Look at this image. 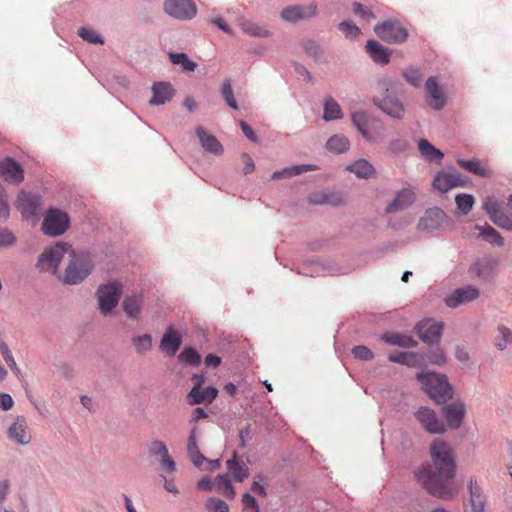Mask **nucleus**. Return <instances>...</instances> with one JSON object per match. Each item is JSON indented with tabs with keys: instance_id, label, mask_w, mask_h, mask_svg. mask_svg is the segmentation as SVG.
<instances>
[{
	"instance_id": "4c0bfd02",
	"label": "nucleus",
	"mask_w": 512,
	"mask_h": 512,
	"mask_svg": "<svg viewBox=\"0 0 512 512\" xmlns=\"http://www.w3.org/2000/svg\"><path fill=\"white\" fill-rule=\"evenodd\" d=\"M326 147L330 152L340 154L348 151L350 141L344 135L335 134L327 140Z\"/></svg>"
},
{
	"instance_id": "f3484780",
	"label": "nucleus",
	"mask_w": 512,
	"mask_h": 512,
	"mask_svg": "<svg viewBox=\"0 0 512 512\" xmlns=\"http://www.w3.org/2000/svg\"><path fill=\"white\" fill-rule=\"evenodd\" d=\"M148 452L152 456L160 458V466L167 473H174L176 471V463L169 455L166 444L161 440H153L148 444Z\"/></svg>"
},
{
	"instance_id": "b1692460",
	"label": "nucleus",
	"mask_w": 512,
	"mask_h": 512,
	"mask_svg": "<svg viewBox=\"0 0 512 512\" xmlns=\"http://www.w3.org/2000/svg\"><path fill=\"white\" fill-rule=\"evenodd\" d=\"M182 344V338L176 330L168 328L160 341V349L167 356H175Z\"/></svg>"
},
{
	"instance_id": "49530a36",
	"label": "nucleus",
	"mask_w": 512,
	"mask_h": 512,
	"mask_svg": "<svg viewBox=\"0 0 512 512\" xmlns=\"http://www.w3.org/2000/svg\"><path fill=\"white\" fill-rule=\"evenodd\" d=\"M220 92L222 98L230 108L234 110L239 109L238 103L234 97L231 79L226 78L223 80Z\"/></svg>"
},
{
	"instance_id": "c756f323",
	"label": "nucleus",
	"mask_w": 512,
	"mask_h": 512,
	"mask_svg": "<svg viewBox=\"0 0 512 512\" xmlns=\"http://www.w3.org/2000/svg\"><path fill=\"white\" fill-rule=\"evenodd\" d=\"M462 185L461 176L454 173L438 174L433 180V187L440 192H447Z\"/></svg>"
},
{
	"instance_id": "69168bd1",
	"label": "nucleus",
	"mask_w": 512,
	"mask_h": 512,
	"mask_svg": "<svg viewBox=\"0 0 512 512\" xmlns=\"http://www.w3.org/2000/svg\"><path fill=\"white\" fill-rule=\"evenodd\" d=\"M242 503L245 509H254L255 512H259V506L256 498L249 493H245L242 497Z\"/></svg>"
},
{
	"instance_id": "5fc2aeb1",
	"label": "nucleus",
	"mask_w": 512,
	"mask_h": 512,
	"mask_svg": "<svg viewBox=\"0 0 512 512\" xmlns=\"http://www.w3.org/2000/svg\"><path fill=\"white\" fill-rule=\"evenodd\" d=\"M426 357L431 364L437 365V366H443L447 361V357H446L444 351L440 347H435V348L431 349L427 353Z\"/></svg>"
},
{
	"instance_id": "0eeeda50",
	"label": "nucleus",
	"mask_w": 512,
	"mask_h": 512,
	"mask_svg": "<svg viewBox=\"0 0 512 512\" xmlns=\"http://www.w3.org/2000/svg\"><path fill=\"white\" fill-rule=\"evenodd\" d=\"M70 225L67 213L57 208H50L44 216L42 231L45 235L57 237L64 234Z\"/></svg>"
},
{
	"instance_id": "423d86ee",
	"label": "nucleus",
	"mask_w": 512,
	"mask_h": 512,
	"mask_svg": "<svg viewBox=\"0 0 512 512\" xmlns=\"http://www.w3.org/2000/svg\"><path fill=\"white\" fill-rule=\"evenodd\" d=\"M452 228V219L439 207L426 209L416 225V229L423 233H434L437 231L451 230Z\"/></svg>"
},
{
	"instance_id": "37998d69",
	"label": "nucleus",
	"mask_w": 512,
	"mask_h": 512,
	"mask_svg": "<svg viewBox=\"0 0 512 512\" xmlns=\"http://www.w3.org/2000/svg\"><path fill=\"white\" fill-rule=\"evenodd\" d=\"M169 60L172 64L180 66L184 72H193L197 67V64L183 52L169 53Z\"/></svg>"
},
{
	"instance_id": "052dcab7",
	"label": "nucleus",
	"mask_w": 512,
	"mask_h": 512,
	"mask_svg": "<svg viewBox=\"0 0 512 512\" xmlns=\"http://www.w3.org/2000/svg\"><path fill=\"white\" fill-rule=\"evenodd\" d=\"M10 215V207L3 186L0 184V221H6Z\"/></svg>"
},
{
	"instance_id": "2f4dec72",
	"label": "nucleus",
	"mask_w": 512,
	"mask_h": 512,
	"mask_svg": "<svg viewBox=\"0 0 512 512\" xmlns=\"http://www.w3.org/2000/svg\"><path fill=\"white\" fill-rule=\"evenodd\" d=\"M381 339L392 346H398L402 348H414L418 344L417 341L411 336L396 332L384 333L381 336Z\"/></svg>"
},
{
	"instance_id": "6e6552de",
	"label": "nucleus",
	"mask_w": 512,
	"mask_h": 512,
	"mask_svg": "<svg viewBox=\"0 0 512 512\" xmlns=\"http://www.w3.org/2000/svg\"><path fill=\"white\" fill-rule=\"evenodd\" d=\"M374 32L383 41L394 44L403 43L408 37L406 28L397 20H386L376 24Z\"/></svg>"
},
{
	"instance_id": "58836bf2",
	"label": "nucleus",
	"mask_w": 512,
	"mask_h": 512,
	"mask_svg": "<svg viewBox=\"0 0 512 512\" xmlns=\"http://www.w3.org/2000/svg\"><path fill=\"white\" fill-rule=\"evenodd\" d=\"M347 170L358 178H368L375 173L374 167L366 159H359L351 163Z\"/></svg>"
},
{
	"instance_id": "09e8293b",
	"label": "nucleus",
	"mask_w": 512,
	"mask_h": 512,
	"mask_svg": "<svg viewBox=\"0 0 512 512\" xmlns=\"http://www.w3.org/2000/svg\"><path fill=\"white\" fill-rule=\"evenodd\" d=\"M305 53L315 60L320 59L324 54L323 47L313 39H306L302 42Z\"/></svg>"
},
{
	"instance_id": "a18cd8bd",
	"label": "nucleus",
	"mask_w": 512,
	"mask_h": 512,
	"mask_svg": "<svg viewBox=\"0 0 512 512\" xmlns=\"http://www.w3.org/2000/svg\"><path fill=\"white\" fill-rule=\"evenodd\" d=\"M458 164L465 169L466 171L473 173L480 177H487L489 175V171L481 166V163L479 160L471 159V160H464L459 159Z\"/></svg>"
},
{
	"instance_id": "a878e982",
	"label": "nucleus",
	"mask_w": 512,
	"mask_h": 512,
	"mask_svg": "<svg viewBox=\"0 0 512 512\" xmlns=\"http://www.w3.org/2000/svg\"><path fill=\"white\" fill-rule=\"evenodd\" d=\"M237 23L241 30L248 36L257 38H268L272 36V32L266 25H260L244 17H239Z\"/></svg>"
},
{
	"instance_id": "f704fd0d",
	"label": "nucleus",
	"mask_w": 512,
	"mask_h": 512,
	"mask_svg": "<svg viewBox=\"0 0 512 512\" xmlns=\"http://www.w3.org/2000/svg\"><path fill=\"white\" fill-rule=\"evenodd\" d=\"M226 466L235 481L242 482L249 475L248 467L238 461L236 452L227 460Z\"/></svg>"
},
{
	"instance_id": "79ce46f5",
	"label": "nucleus",
	"mask_w": 512,
	"mask_h": 512,
	"mask_svg": "<svg viewBox=\"0 0 512 512\" xmlns=\"http://www.w3.org/2000/svg\"><path fill=\"white\" fill-rule=\"evenodd\" d=\"M476 229L480 230L481 237L490 244H495L497 246L504 245L503 237L492 226L487 224L485 226L476 225Z\"/></svg>"
},
{
	"instance_id": "7c9ffc66",
	"label": "nucleus",
	"mask_w": 512,
	"mask_h": 512,
	"mask_svg": "<svg viewBox=\"0 0 512 512\" xmlns=\"http://www.w3.org/2000/svg\"><path fill=\"white\" fill-rule=\"evenodd\" d=\"M471 512H485V496L476 480L471 478L468 482Z\"/></svg>"
},
{
	"instance_id": "0e129e2a",
	"label": "nucleus",
	"mask_w": 512,
	"mask_h": 512,
	"mask_svg": "<svg viewBox=\"0 0 512 512\" xmlns=\"http://www.w3.org/2000/svg\"><path fill=\"white\" fill-rule=\"evenodd\" d=\"M316 169H317V167L315 165H311V164H301V165L290 166L291 177H294V176H297V175H300V174H303V173H306L309 171H314Z\"/></svg>"
},
{
	"instance_id": "8fccbe9b",
	"label": "nucleus",
	"mask_w": 512,
	"mask_h": 512,
	"mask_svg": "<svg viewBox=\"0 0 512 512\" xmlns=\"http://www.w3.org/2000/svg\"><path fill=\"white\" fill-rule=\"evenodd\" d=\"M402 76L413 87H419L423 79L420 69L413 66L404 69Z\"/></svg>"
},
{
	"instance_id": "4be33fe9",
	"label": "nucleus",
	"mask_w": 512,
	"mask_h": 512,
	"mask_svg": "<svg viewBox=\"0 0 512 512\" xmlns=\"http://www.w3.org/2000/svg\"><path fill=\"white\" fill-rule=\"evenodd\" d=\"M151 105H163L171 101L175 94V89L170 82L159 81L152 86Z\"/></svg>"
},
{
	"instance_id": "de8ad7c7",
	"label": "nucleus",
	"mask_w": 512,
	"mask_h": 512,
	"mask_svg": "<svg viewBox=\"0 0 512 512\" xmlns=\"http://www.w3.org/2000/svg\"><path fill=\"white\" fill-rule=\"evenodd\" d=\"M178 358L181 363L190 366H198L201 362L200 354L192 347H185Z\"/></svg>"
},
{
	"instance_id": "1a4fd4ad",
	"label": "nucleus",
	"mask_w": 512,
	"mask_h": 512,
	"mask_svg": "<svg viewBox=\"0 0 512 512\" xmlns=\"http://www.w3.org/2000/svg\"><path fill=\"white\" fill-rule=\"evenodd\" d=\"M121 295V284L111 282L101 285L97 290L99 309L102 314L108 315L117 306Z\"/></svg>"
},
{
	"instance_id": "6ab92c4d",
	"label": "nucleus",
	"mask_w": 512,
	"mask_h": 512,
	"mask_svg": "<svg viewBox=\"0 0 512 512\" xmlns=\"http://www.w3.org/2000/svg\"><path fill=\"white\" fill-rule=\"evenodd\" d=\"M479 289L475 286L468 285L457 288L450 295L446 296L445 304L450 308H457L462 304L469 303L479 297Z\"/></svg>"
},
{
	"instance_id": "5701e85b",
	"label": "nucleus",
	"mask_w": 512,
	"mask_h": 512,
	"mask_svg": "<svg viewBox=\"0 0 512 512\" xmlns=\"http://www.w3.org/2000/svg\"><path fill=\"white\" fill-rule=\"evenodd\" d=\"M218 395V390L213 386H208L204 389L192 387L187 395V402L190 405L211 404Z\"/></svg>"
},
{
	"instance_id": "4468645a",
	"label": "nucleus",
	"mask_w": 512,
	"mask_h": 512,
	"mask_svg": "<svg viewBox=\"0 0 512 512\" xmlns=\"http://www.w3.org/2000/svg\"><path fill=\"white\" fill-rule=\"evenodd\" d=\"M317 14V5H291L282 9L280 16L282 20L290 23H296L300 20H310Z\"/></svg>"
},
{
	"instance_id": "20e7f679",
	"label": "nucleus",
	"mask_w": 512,
	"mask_h": 512,
	"mask_svg": "<svg viewBox=\"0 0 512 512\" xmlns=\"http://www.w3.org/2000/svg\"><path fill=\"white\" fill-rule=\"evenodd\" d=\"M379 88L383 91V96L374 97V105L388 116L395 119H402L405 113V107L396 96V83L390 78H384L379 82Z\"/></svg>"
},
{
	"instance_id": "f03ea898",
	"label": "nucleus",
	"mask_w": 512,
	"mask_h": 512,
	"mask_svg": "<svg viewBox=\"0 0 512 512\" xmlns=\"http://www.w3.org/2000/svg\"><path fill=\"white\" fill-rule=\"evenodd\" d=\"M93 268L94 261L88 252L71 249L65 271L58 279L66 285H78L91 274Z\"/></svg>"
},
{
	"instance_id": "6e6d98bb",
	"label": "nucleus",
	"mask_w": 512,
	"mask_h": 512,
	"mask_svg": "<svg viewBox=\"0 0 512 512\" xmlns=\"http://www.w3.org/2000/svg\"><path fill=\"white\" fill-rule=\"evenodd\" d=\"M404 365L410 368H421L425 365V356L416 352H407Z\"/></svg>"
},
{
	"instance_id": "e433bc0d",
	"label": "nucleus",
	"mask_w": 512,
	"mask_h": 512,
	"mask_svg": "<svg viewBox=\"0 0 512 512\" xmlns=\"http://www.w3.org/2000/svg\"><path fill=\"white\" fill-rule=\"evenodd\" d=\"M418 149L422 157L429 162H440L444 157V154L426 139L419 140Z\"/></svg>"
},
{
	"instance_id": "c9c22d12",
	"label": "nucleus",
	"mask_w": 512,
	"mask_h": 512,
	"mask_svg": "<svg viewBox=\"0 0 512 512\" xmlns=\"http://www.w3.org/2000/svg\"><path fill=\"white\" fill-rule=\"evenodd\" d=\"M323 119L325 121H334L343 117L342 109L338 102L331 96L325 98L323 104Z\"/></svg>"
},
{
	"instance_id": "bf43d9fd",
	"label": "nucleus",
	"mask_w": 512,
	"mask_h": 512,
	"mask_svg": "<svg viewBox=\"0 0 512 512\" xmlns=\"http://www.w3.org/2000/svg\"><path fill=\"white\" fill-rule=\"evenodd\" d=\"M352 354L356 359L369 361L374 358L373 352L364 345L355 346L352 349Z\"/></svg>"
},
{
	"instance_id": "603ef678",
	"label": "nucleus",
	"mask_w": 512,
	"mask_h": 512,
	"mask_svg": "<svg viewBox=\"0 0 512 512\" xmlns=\"http://www.w3.org/2000/svg\"><path fill=\"white\" fill-rule=\"evenodd\" d=\"M78 35L83 40H85L89 43H92V44H103L104 43V39L100 34H98L96 31L86 28V27L79 28Z\"/></svg>"
},
{
	"instance_id": "7ed1b4c3",
	"label": "nucleus",
	"mask_w": 512,
	"mask_h": 512,
	"mask_svg": "<svg viewBox=\"0 0 512 512\" xmlns=\"http://www.w3.org/2000/svg\"><path fill=\"white\" fill-rule=\"evenodd\" d=\"M416 380L423 391L438 404L446 403L453 396V388L444 374L423 371L416 374Z\"/></svg>"
},
{
	"instance_id": "3c124183",
	"label": "nucleus",
	"mask_w": 512,
	"mask_h": 512,
	"mask_svg": "<svg viewBox=\"0 0 512 512\" xmlns=\"http://www.w3.org/2000/svg\"><path fill=\"white\" fill-rule=\"evenodd\" d=\"M457 208L463 213L468 214L473 208L474 197L470 194H458L455 198Z\"/></svg>"
},
{
	"instance_id": "ea45409f",
	"label": "nucleus",
	"mask_w": 512,
	"mask_h": 512,
	"mask_svg": "<svg viewBox=\"0 0 512 512\" xmlns=\"http://www.w3.org/2000/svg\"><path fill=\"white\" fill-rule=\"evenodd\" d=\"M131 343L138 355H146L153 346L152 336L148 333L132 337Z\"/></svg>"
},
{
	"instance_id": "2eb2a0df",
	"label": "nucleus",
	"mask_w": 512,
	"mask_h": 512,
	"mask_svg": "<svg viewBox=\"0 0 512 512\" xmlns=\"http://www.w3.org/2000/svg\"><path fill=\"white\" fill-rule=\"evenodd\" d=\"M498 260L493 257L478 259L469 267V274L484 281L492 280L496 275Z\"/></svg>"
},
{
	"instance_id": "680f3d73",
	"label": "nucleus",
	"mask_w": 512,
	"mask_h": 512,
	"mask_svg": "<svg viewBox=\"0 0 512 512\" xmlns=\"http://www.w3.org/2000/svg\"><path fill=\"white\" fill-rule=\"evenodd\" d=\"M15 243V235L7 228H0V247H11Z\"/></svg>"
},
{
	"instance_id": "4d7b16f0",
	"label": "nucleus",
	"mask_w": 512,
	"mask_h": 512,
	"mask_svg": "<svg viewBox=\"0 0 512 512\" xmlns=\"http://www.w3.org/2000/svg\"><path fill=\"white\" fill-rule=\"evenodd\" d=\"M0 353L5 362L7 363V365L11 368V370L18 371V367L14 360V357L7 344L3 341L0 342Z\"/></svg>"
},
{
	"instance_id": "338daca9",
	"label": "nucleus",
	"mask_w": 512,
	"mask_h": 512,
	"mask_svg": "<svg viewBox=\"0 0 512 512\" xmlns=\"http://www.w3.org/2000/svg\"><path fill=\"white\" fill-rule=\"evenodd\" d=\"M264 479L263 475L258 474L255 476V480L253 481L251 485V491L256 493L259 496H265L266 490L263 485L260 484V481Z\"/></svg>"
},
{
	"instance_id": "c85d7f7f",
	"label": "nucleus",
	"mask_w": 512,
	"mask_h": 512,
	"mask_svg": "<svg viewBox=\"0 0 512 512\" xmlns=\"http://www.w3.org/2000/svg\"><path fill=\"white\" fill-rule=\"evenodd\" d=\"M366 51L371 59L377 64L386 65L390 62L389 50L376 40L367 41Z\"/></svg>"
},
{
	"instance_id": "72a5a7b5",
	"label": "nucleus",
	"mask_w": 512,
	"mask_h": 512,
	"mask_svg": "<svg viewBox=\"0 0 512 512\" xmlns=\"http://www.w3.org/2000/svg\"><path fill=\"white\" fill-rule=\"evenodd\" d=\"M353 125L360 132L362 137L367 141H374V137L367 129L369 123V115L365 111H355L351 115Z\"/></svg>"
},
{
	"instance_id": "e2e57ef3",
	"label": "nucleus",
	"mask_w": 512,
	"mask_h": 512,
	"mask_svg": "<svg viewBox=\"0 0 512 512\" xmlns=\"http://www.w3.org/2000/svg\"><path fill=\"white\" fill-rule=\"evenodd\" d=\"M408 141L402 137L392 139L389 143V150L393 153L404 152L408 148Z\"/></svg>"
},
{
	"instance_id": "f257e3e1",
	"label": "nucleus",
	"mask_w": 512,
	"mask_h": 512,
	"mask_svg": "<svg viewBox=\"0 0 512 512\" xmlns=\"http://www.w3.org/2000/svg\"><path fill=\"white\" fill-rule=\"evenodd\" d=\"M432 463L424 464L415 476L420 485L433 497L452 500L458 490L453 485L456 463L451 446L441 439L430 445Z\"/></svg>"
},
{
	"instance_id": "13d9d810",
	"label": "nucleus",
	"mask_w": 512,
	"mask_h": 512,
	"mask_svg": "<svg viewBox=\"0 0 512 512\" xmlns=\"http://www.w3.org/2000/svg\"><path fill=\"white\" fill-rule=\"evenodd\" d=\"M339 30L350 38L357 37L360 34V29L352 21H343L339 24Z\"/></svg>"
},
{
	"instance_id": "473e14b6",
	"label": "nucleus",
	"mask_w": 512,
	"mask_h": 512,
	"mask_svg": "<svg viewBox=\"0 0 512 512\" xmlns=\"http://www.w3.org/2000/svg\"><path fill=\"white\" fill-rule=\"evenodd\" d=\"M493 344L499 351H504L512 346V330L504 324H499L495 330Z\"/></svg>"
},
{
	"instance_id": "a211bd4d",
	"label": "nucleus",
	"mask_w": 512,
	"mask_h": 512,
	"mask_svg": "<svg viewBox=\"0 0 512 512\" xmlns=\"http://www.w3.org/2000/svg\"><path fill=\"white\" fill-rule=\"evenodd\" d=\"M0 177L5 182L18 185L24 180V171L17 161L7 157L0 161Z\"/></svg>"
},
{
	"instance_id": "f8f14e48",
	"label": "nucleus",
	"mask_w": 512,
	"mask_h": 512,
	"mask_svg": "<svg viewBox=\"0 0 512 512\" xmlns=\"http://www.w3.org/2000/svg\"><path fill=\"white\" fill-rule=\"evenodd\" d=\"M414 416L423 429L430 434H443L446 431L443 421L428 407H420Z\"/></svg>"
},
{
	"instance_id": "412c9836",
	"label": "nucleus",
	"mask_w": 512,
	"mask_h": 512,
	"mask_svg": "<svg viewBox=\"0 0 512 512\" xmlns=\"http://www.w3.org/2000/svg\"><path fill=\"white\" fill-rule=\"evenodd\" d=\"M442 411L448 426L452 429H457L464 420L466 407L463 402L455 401L443 407Z\"/></svg>"
},
{
	"instance_id": "39448f33",
	"label": "nucleus",
	"mask_w": 512,
	"mask_h": 512,
	"mask_svg": "<svg viewBox=\"0 0 512 512\" xmlns=\"http://www.w3.org/2000/svg\"><path fill=\"white\" fill-rule=\"evenodd\" d=\"M71 246L65 242H56L53 245L47 246L43 249L41 254L38 256L35 264L36 269L39 272L49 273L51 275L59 277V266L67 254L71 251Z\"/></svg>"
},
{
	"instance_id": "cd10ccee",
	"label": "nucleus",
	"mask_w": 512,
	"mask_h": 512,
	"mask_svg": "<svg viewBox=\"0 0 512 512\" xmlns=\"http://www.w3.org/2000/svg\"><path fill=\"white\" fill-rule=\"evenodd\" d=\"M27 425L24 417H17L16 421L9 427L8 436L20 445H27L31 436L27 433Z\"/></svg>"
},
{
	"instance_id": "864d4df0",
	"label": "nucleus",
	"mask_w": 512,
	"mask_h": 512,
	"mask_svg": "<svg viewBox=\"0 0 512 512\" xmlns=\"http://www.w3.org/2000/svg\"><path fill=\"white\" fill-rule=\"evenodd\" d=\"M205 506L208 512H229L228 504L219 498H208Z\"/></svg>"
},
{
	"instance_id": "dca6fc26",
	"label": "nucleus",
	"mask_w": 512,
	"mask_h": 512,
	"mask_svg": "<svg viewBox=\"0 0 512 512\" xmlns=\"http://www.w3.org/2000/svg\"><path fill=\"white\" fill-rule=\"evenodd\" d=\"M415 329L423 342L434 344L439 342L443 326L432 319H424L416 325Z\"/></svg>"
},
{
	"instance_id": "a19ab883",
	"label": "nucleus",
	"mask_w": 512,
	"mask_h": 512,
	"mask_svg": "<svg viewBox=\"0 0 512 512\" xmlns=\"http://www.w3.org/2000/svg\"><path fill=\"white\" fill-rule=\"evenodd\" d=\"M142 295L127 296L123 301V309L128 317L136 318L140 313Z\"/></svg>"
},
{
	"instance_id": "9b49d317",
	"label": "nucleus",
	"mask_w": 512,
	"mask_h": 512,
	"mask_svg": "<svg viewBox=\"0 0 512 512\" xmlns=\"http://www.w3.org/2000/svg\"><path fill=\"white\" fill-rule=\"evenodd\" d=\"M483 209L495 225L502 229L512 231V217L502 210L497 198L494 196L487 197L483 204Z\"/></svg>"
},
{
	"instance_id": "aec40b11",
	"label": "nucleus",
	"mask_w": 512,
	"mask_h": 512,
	"mask_svg": "<svg viewBox=\"0 0 512 512\" xmlns=\"http://www.w3.org/2000/svg\"><path fill=\"white\" fill-rule=\"evenodd\" d=\"M425 92L429 99V105L434 110H441L446 104V97L442 87L438 84L436 77L431 76L426 80Z\"/></svg>"
},
{
	"instance_id": "c03bdc74",
	"label": "nucleus",
	"mask_w": 512,
	"mask_h": 512,
	"mask_svg": "<svg viewBox=\"0 0 512 512\" xmlns=\"http://www.w3.org/2000/svg\"><path fill=\"white\" fill-rule=\"evenodd\" d=\"M214 485L218 492H221L224 496L233 499L235 497L234 487L227 474L218 475L215 478Z\"/></svg>"
},
{
	"instance_id": "9d476101",
	"label": "nucleus",
	"mask_w": 512,
	"mask_h": 512,
	"mask_svg": "<svg viewBox=\"0 0 512 512\" xmlns=\"http://www.w3.org/2000/svg\"><path fill=\"white\" fill-rule=\"evenodd\" d=\"M163 9L178 20H190L197 13V7L191 0H165Z\"/></svg>"
},
{
	"instance_id": "ddd939ff",
	"label": "nucleus",
	"mask_w": 512,
	"mask_h": 512,
	"mask_svg": "<svg viewBox=\"0 0 512 512\" xmlns=\"http://www.w3.org/2000/svg\"><path fill=\"white\" fill-rule=\"evenodd\" d=\"M41 204L42 199L38 194L21 190L17 197L16 208L24 218L29 219L37 216Z\"/></svg>"
},
{
	"instance_id": "bb28decb",
	"label": "nucleus",
	"mask_w": 512,
	"mask_h": 512,
	"mask_svg": "<svg viewBox=\"0 0 512 512\" xmlns=\"http://www.w3.org/2000/svg\"><path fill=\"white\" fill-rule=\"evenodd\" d=\"M196 135L198 136L200 144L205 151L214 155H220L223 152L222 144L214 135L206 132L202 126H198L196 128Z\"/></svg>"
},
{
	"instance_id": "393cba45",
	"label": "nucleus",
	"mask_w": 512,
	"mask_h": 512,
	"mask_svg": "<svg viewBox=\"0 0 512 512\" xmlns=\"http://www.w3.org/2000/svg\"><path fill=\"white\" fill-rule=\"evenodd\" d=\"M415 201V193L410 188H404L397 192L394 200L386 207L387 213L403 211Z\"/></svg>"
},
{
	"instance_id": "774afa93",
	"label": "nucleus",
	"mask_w": 512,
	"mask_h": 512,
	"mask_svg": "<svg viewBox=\"0 0 512 512\" xmlns=\"http://www.w3.org/2000/svg\"><path fill=\"white\" fill-rule=\"evenodd\" d=\"M294 70L298 75L304 77V79L307 82L313 83V81H314L313 76L311 75V73L308 71V69L303 64L294 63Z\"/></svg>"
}]
</instances>
